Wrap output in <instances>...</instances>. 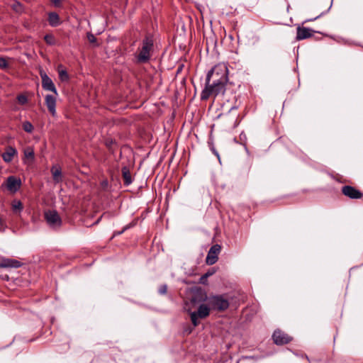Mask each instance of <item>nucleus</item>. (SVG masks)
<instances>
[{
	"instance_id": "20",
	"label": "nucleus",
	"mask_w": 363,
	"mask_h": 363,
	"mask_svg": "<svg viewBox=\"0 0 363 363\" xmlns=\"http://www.w3.org/2000/svg\"><path fill=\"white\" fill-rule=\"evenodd\" d=\"M24 159L30 162H33L35 158L34 149L31 146H28L24 149Z\"/></svg>"
},
{
	"instance_id": "8",
	"label": "nucleus",
	"mask_w": 363,
	"mask_h": 363,
	"mask_svg": "<svg viewBox=\"0 0 363 363\" xmlns=\"http://www.w3.org/2000/svg\"><path fill=\"white\" fill-rule=\"evenodd\" d=\"M341 191L343 195L351 199H359L363 196L362 192L352 186H343Z\"/></svg>"
},
{
	"instance_id": "4",
	"label": "nucleus",
	"mask_w": 363,
	"mask_h": 363,
	"mask_svg": "<svg viewBox=\"0 0 363 363\" xmlns=\"http://www.w3.org/2000/svg\"><path fill=\"white\" fill-rule=\"evenodd\" d=\"M208 305L211 310L224 311L228 308L230 303L225 295H216L208 297Z\"/></svg>"
},
{
	"instance_id": "14",
	"label": "nucleus",
	"mask_w": 363,
	"mask_h": 363,
	"mask_svg": "<svg viewBox=\"0 0 363 363\" xmlns=\"http://www.w3.org/2000/svg\"><path fill=\"white\" fill-rule=\"evenodd\" d=\"M45 104L49 112L55 116L56 114V97L51 94L46 95Z\"/></svg>"
},
{
	"instance_id": "23",
	"label": "nucleus",
	"mask_w": 363,
	"mask_h": 363,
	"mask_svg": "<svg viewBox=\"0 0 363 363\" xmlns=\"http://www.w3.org/2000/svg\"><path fill=\"white\" fill-rule=\"evenodd\" d=\"M23 129L27 133H32L34 128L31 123L29 121H25L23 123Z\"/></svg>"
},
{
	"instance_id": "27",
	"label": "nucleus",
	"mask_w": 363,
	"mask_h": 363,
	"mask_svg": "<svg viewBox=\"0 0 363 363\" xmlns=\"http://www.w3.org/2000/svg\"><path fill=\"white\" fill-rule=\"evenodd\" d=\"M17 99H18V101L21 104H25L28 101L27 97L25 95H22V94L21 95H18V97H17Z\"/></svg>"
},
{
	"instance_id": "34",
	"label": "nucleus",
	"mask_w": 363,
	"mask_h": 363,
	"mask_svg": "<svg viewBox=\"0 0 363 363\" xmlns=\"http://www.w3.org/2000/svg\"><path fill=\"white\" fill-rule=\"evenodd\" d=\"M128 228V226H125L123 230L122 231L119 232L118 234L120 235L121 233H123L125 230H127Z\"/></svg>"
},
{
	"instance_id": "26",
	"label": "nucleus",
	"mask_w": 363,
	"mask_h": 363,
	"mask_svg": "<svg viewBox=\"0 0 363 363\" xmlns=\"http://www.w3.org/2000/svg\"><path fill=\"white\" fill-rule=\"evenodd\" d=\"M158 292L161 295H164L167 292V284H162L161 285L158 289Z\"/></svg>"
},
{
	"instance_id": "22",
	"label": "nucleus",
	"mask_w": 363,
	"mask_h": 363,
	"mask_svg": "<svg viewBox=\"0 0 363 363\" xmlns=\"http://www.w3.org/2000/svg\"><path fill=\"white\" fill-rule=\"evenodd\" d=\"M44 40L49 45H54L56 44V39L52 34H46L44 36Z\"/></svg>"
},
{
	"instance_id": "6",
	"label": "nucleus",
	"mask_w": 363,
	"mask_h": 363,
	"mask_svg": "<svg viewBox=\"0 0 363 363\" xmlns=\"http://www.w3.org/2000/svg\"><path fill=\"white\" fill-rule=\"evenodd\" d=\"M272 339L277 345H286L292 340L291 336L280 330H277L273 333Z\"/></svg>"
},
{
	"instance_id": "16",
	"label": "nucleus",
	"mask_w": 363,
	"mask_h": 363,
	"mask_svg": "<svg viewBox=\"0 0 363 363\" xmlns=\"http://www.w3.org/2000/svg\"><path fill=\"white\" fill-rule=\"evenodd\" d=\"M21 266V262L13 259H2L0 261V268H18Z\"/></svg>"
},
{
	"instance_id": "9",
	"label": "nucleus",
	"mask_w": 363,
	"mask_h": 363,
	"mask_svg": "<svg viewBox=\"0 0 363 363\" xmlns=\"http://www.w3.org/2000/svg\"><path fill=\"white\" fill-rule=\"evenodd\" d=\"M45 218L48 223L52 228L60 227L62 224V220L55 211H49L45 213Z\"/></svg>"
},
{
	"instance_id": "18",
	"label": "nucleus",
	"mask_w": 363,
	"mask_h": 363,
	"mask_svg": "<svg viewBox=\"0 0 363 363\" xmlns=\"http://www.w3.org/2000/svg\"><path fill=\"white\" fill-rule=\"evenodd\" d=\"M48 23L52 27H57L61 23L59 15L55 12H50L48 13Z\"/></svg>"
},
{
	"instance_id": "24",
	"label": "nucleus",
	"mask_w": 363,
	"mask_h": 363,
	"mask_svg": "<svg viewBox=\"0 0 363 363\" xmlns=\"http://www.w3.org/2000/svg\"><path fill=\"white\" fill-rule=\"evenodd\" d=\"M12 8L15 11L18 13H21L23 11V5L18 1H14L12 4Z\"/></svg>"
},
{
	"instance_id": "3",
	"label": "nucleus",
	"mask_w": 363,
	"mask_h": 363,
	"mask_svg": "<svg viewBox=\"0 0 363 363\" xmlns=\"http://www.w3.org/2000/svg\"><path fill=\"white\" fill-rule=\"evenodd\" d=\"M154 50L153 37L148 34L142 40L141 46L138 49L135 55L138 63L144 64L149 62Z\"/></svg>"
},
{
	"instance_id": "1",
	"label": "nucleus",
	"mask_w": 363,
	"mask_h": 363,
	"mask_svg": "<svg viewBox=\"0 0 363 363\" xmlns=\"http://www.w3.org/2000/svg\"><path fill=\"white\" fill-rule=\"evenodd\" d=\"M228 82V68L225 63H218L207 73L205 87L201 93L202 101L208 100L211 96L216 98L223 95Z\"/></svg>"
},
{
	"instance_id": "25",
	"label": "nucleus",
	"mask_w": 363,
	"mask_h": 363,
	"mask_svg": "<svg viewBox=\"0 0 363 363\" xmlns=\"http://www.w3.org/2000/svg\"><path fill=\"white\" fill-rule=\"evenodd\" d=\"M9 67L8 62L5 57H0V68L6 69Z\"/></svg>"
},
{
	"instance_id": "31",
	"label": "nucleus",
	"mask_w": 363,
	"mask_h": 363,
	"mask_svg": "<svg viewBox=\"0 0 363 363\" xmlns=\"http://www.w3.org/2000/svg\"><path fill=\"white\" fill-rule=\"evenodd\" d=\"M6 228L5 222L0 218V231H4Z\"/></svg>"
},
{
	"instance_id": "28",
	"label": "nucleus",
	"mask_w": 363,
	"mask_h": 363,
	"mask_svg": "<svg viewBox=\"0 0 363 363\" xmlns=\"http://www.w3.org/2000/svg\"><path fill=\"white\" fill-rule=\"evenodd\" d=\"M87 39L91 43H94L96 41V38L91 33H88Z\"/></svg>"
},
{
	"instance_id": "33",
	"label": "nucleus",
	"mask_w": 363,
	"mask_h": 363,
	"mask_svg": "<svg viewBox=\"0 0 363 363\" xmlns=\"http://www.w3.org/2000/svg\"><path fill=\"white\" fill-rule=\"evenodd\" d=\"M215 272H216V271L213 269H212L208 270L204 274L206 276V277L208 278L209 277L212 276Z\"/></svg>"
},
{
	"instance_id": "7",
	"label": "nucleus",
	"mask_w": 363,
	"mask_h": 363,
	"mask_svg": "<svg viewBox=\"0 0 363 363\" xmlns=\"http://www.w3.org/2000/svg\"><path fill=\"white\" fill-rule=\"evenodd\" d=\"M221 246L218 244L213 245L209 250L206 258V262L208 265L215 264L218 259V255L220 252Z\"/></svg>"
},
{
	"instance_id": "15",
	"label": "nucleus",
	"mask_w": 363,
	"mask_h": 363,
	"mask_svg": "<svg viewBox=\"0 0 363 363\" xmlns=\"http://www.w3.org/2000/svg\"><path fill=\"white\" fill-rule=\"evenodd\" d=\"M18 153L16 149L11 146H8L6 148V151L1 155L2 159L5 162H11L13 157Z\"/></svg>"
},
{
	"instance_id": "29",
	"label": "nucleus",
	"mask_w": 363,
	"mask_h": 363,
	"mask_svg": "<svg viewBox=\"0 0 363 363\" xmlns=\"http://www.w3.org/2000/svg\"><path fill=\"white\" fill-rule=\"evenodd\" d=\"M60 77L61 78L62 80L67 79L68 75H67V72L64 71V70L60 72Z\"/></svg>"
},
{
	"instance_id": "2",
	"label": "nucleus",
	"mask_w": 363,
	"mask_h": 363,
	"mask_svg": "<svg viewBox=\"0 0 363 363\" xmlns=\"http://www.w3.org/2000/svg\"><path fill=\"white\" fill-rule=\"evenodd\" d=\"M233 100L234 103L231 106H228L226 104L223 105V108L227 110L228 112L226 113H222L218 116L230 128H235L240 122V116L238 113L239 104L237 103L235 96H234Z\"/></svg>"
},
{
	"instance_id": "10",
	"label": "nucleus",
	"mask_w": 363,
	"mask_h": 363,
	"mask_svg": "<svg viewBox=\"0 0 363 363\" xmlns=\"http://www.w3.org/2000/svg\"><path fill=\"white\" fill-rule=\"evenodd\" d=\"M40 77L42 79L43 88L45 90L53 92L57 96V91L52 80L45 73L40 72Z\"/></svg>"
},
{
	"instance_id": "5",
	"label": "nucleus",
	"mask_w": 363,
	"mask_h": 363,
	"mask_svg": "<svg viewBox=\"0 0 363 363\" xmlns=\"http://www.w3.org/2000/svg\"><path fill=\"white\" fill-rule=\"evenodd\" d=\"M211 308L209 306L201 304L197 311L191 312L190 314L191 320L194 326L199 325V318H205L209 315Z\"/></svg>"
},
{
	"instance_id": "30",
	"label": "nucleus",
	"mask_w": 363,
	"mask_h": 363,
	"mask_svg": "<svg viewBox=\"0 0 363 363\" xmlns=\"http://www.w3.org/2000/svg\"><path fill=\"white\" fill-rule=\"evenodd\" d=\"M208 277L205 274H203L199 279V283L202 284H207Z\"/></svg>"
},
{
	"instance_id": "12",
	"label": "nucleus",
	"mask_w": 363,
	"mask_h": 363,
	"mask_svg": "<svg viewBox=\"0 0 363 363\" xmlns=\"http://www.w3.org/2000/svg\"><path fill=\"white\" fill-rule=\"evenodd\" d=\"M313 30L306 27L298 26L296 39L301 40L313 36Z\"/></svg>"
},
{
	"instance_id": "17",
	"label": "nucleus",
	"mask_w": 363,
	"mask_h": 363,
	"mask_svg": "<svg viewBox=\"0 0 363 363\" xmlns=\"http://www.w3.org/2000/svg\"><path fill=\"white\" fill-rule=\"evenodd\" d=\"M50 171L52 175V179L55 183H60L62 181V169L60 166H52Z\"/></svg>"
},
{
	"instance_id": "32",
	"label": "nucleus",
	"mask_w": 363,
	"mask_h": 363,
	"mask_svg": "<svg viewBox=\"0 0 363 363\" xmlns=\"http://www.w3.org/2000/svg\"><path fill=\"white\" fill-rule=\"evenodd\" d=\"M50 1L55 7H60L61 6L62 0H50Z\"/></svg>"
},
{
	"instance_id": "19",
	"label": "nucleus",
	"mask_w": 363,
	"mask_h": 363,
	"mask_svg": "<svg viewBox=\"0 0 363 363\" xmlns=\"http://www.w3.org/2000/svg\"><path fill=\"white\" fill-rule=\"evenodd\" d=\"M121 171L124 185H130L132 183V179L129 168L127 166H124Z\"/></svg>"
},
{
	"instance_id": "21",
	"label": "nucleus",
	"mask_w": 363,
	"mask_h": 363,
	"mask_svg": "<svg viewBox=\"0 0 363 363\" xmlns=\"http://www.w3.org/2000/svg\"><path fill=\"white\" fill-rule=\"evenodd\" d=\"M12 210L13 212H21L23 208V206L21 201L19 200H13L11 203Z\"/></svg>"
},
{
	"instance_id": "11",
	"label": "nucleus",
	"mask_w": 363,
	"mask_h": 363,
	"mask_svg": "<svg viewBox=\"0 0 363 363\" xmlns=\"http://www.w3.org/2000/svg\"><path fill=\"white\" fill-rule=\"evenodd\" d=\"M21 179H16L13 176H10L6 180V187L11 192H16L21 187Z\"/></svg>"
},
{
	"instance_id": "13",
	"label": "nucleus",
	"mask_w": 363,
	"mask_h": 363,
	"mask_svg": "<svg viewBox=\"0 0 363 363\" xmlns=\"http://www.w3.org/2000/svg\"><path fill=\"white\" fill-rule=\"evenodd\" d=\"M209 296H207V294L206 292H204L202 290H197L194 291L192 294V296L191 298V302L193 304L202 303L204 301L208 302V298Z\"/></svg>"
}]
</instances>
